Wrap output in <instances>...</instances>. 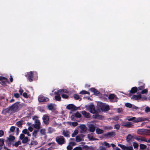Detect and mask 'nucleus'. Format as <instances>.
Instances as JSON below:
<instances>
[{"mask_svg": "<svg viewBox=\"0 0 150 150\" xmlns=\"http://www.w3.org/2000/svg\"><path fill=\"white\" fill-rule=\"evenodd\" d=\"M25 137V135L23 134H21L20 137V139L21 140H22Z\"/></svg>", "mask_w": 150, "mask_h": 150, "instance_id": "obj_55", "label": "nucleus"}, {"mask_svg": "<svg viewBox=\"0 0 150 150\" xmlns=\"http://www.w3.org/2000/svg\"><path fill=\"white\" fill-rule=\"evenodd\" d=\"M136 119V117H132L131 118L128 119V121H134Z\"/></svg>", "mask_w": 150, "mask_h": 150, "instance_id": "obj_63", "label": "nucleus"}, {"mask_svg": "<svg viewBox=\"0 0 150 150\" xmlns=\"http://www.w3.org/2000/svg\"><path fill=\"white\" fill-rule=\"evenodd\" d=\"M112 119L114 120L115 121H117L119 119V116H115L113 117L112 118Z\"/></svg>", "mask_w": 150, "mask_h": 150, "instance_id": "obj_45", "label": "nucleus"}, {"mask_svg": "<svg viewBox=\"0 0 150 150\" xmlns=\"http://www.w3.org/2000/svg\"><path fill=\"white\" fill-rule=\"evenodd\" d=\"M23 96L25 98H27L28 97L27 93L26 92H24L23 93Z\"/></svg>", "mask_w": 150, "mask_h": 150, "instance_id": "obj_54", "label": "nucleus"}, {"mask_svg": "<svg viewBox=\"0 0 150 150\" xmlns=\"http://www.w3.org/2000/svg\"><path fill=\"white\" fill-rule=\"evenodd\" d=\"M21 142L20 141H18V142H16L13 146H14L15 147H17L19 145L21 144Z\"/></svg>", "mask_w": 150, "mask_h": 150, "instance_id": "obj_47", "label": "nucleus"}, {"mask_svg": "<svg viewBox=\"0 0 150 150\" xmlns=\"http://www.w3.org/2000/svg\"><path fill=\"white\" fill-rule=\"evenodd\" d=\"M140 85L142 84V85L138 87L139 90H142L145 88V84L143 83L142 82H139Z\"/></svg>", "mask_w": 150, "mask_h": 150, "instance_id": "obj_27", "label": "nucleus"}, {"mask_svg": "<svg viewBox=\"0 0 150 150\" xmlns=\"http://www.w3.org/2000/svg\"><path fill=\"white\" fill-rule=\"evenodd\" d=\"M82 114L86 118H90L91 117L90 114L87 112L85 110H83L81 112Z\"/></svg>", "mask_w": 150, "mask_h": 150, "instance_id": "obj_18", "label": "nucleus"}, {"mask_svg": "<svg viewBox=\"0 0 150 150\" xmlns=\"http://www.w3.org/2000/svg\"><path fill=\"white\" fill-rule=\"evenodd\" d=\"M95 114L93 115V118L98 119H102L103 117L100 115H98L97 113H95Z\"/></svg>", "mask_w": 150, "mask_h": 150, "instance_id": "obj_19", "label": "nucleus"}, {"mask_svg": "<svg viewBox=\"0 0 150 150\" xmlns=\"http://www.w3.org/2000/svg\"><path fill=\"white\" fill-rule=\"evenodd\" d=\"M138 88L136 87H134L132 88L129 93V96H131V94H134L137 91Z\"/></svg>", "mask_w": 150, "mask_h": 150, "instance_id": "obj_17", "label": "nucleus"}, {"mask_svg": "<svg viewBox=\"0 0 150 150\" xmlns=\"http://www.w3.org/2000/svg\"><path fill=\"white\" fill-rule=\"evenodd\" d=\"M142 100H147V97L145 96H143L142 97Z\"/></svg>", "mask_w": 150, "mask_h": 150, "instance_id": "obj_64", "label": "nucleus"}, {"mask_svg": "<svg viewBox=\"0 0 150 150\" xmlns=\"http://www.w3.org/2000/svg\"><path fill=\"white\" fill-rule=\"evenodd\" d=\"M20 102H18L11 106H9L5 109V112L6 113H8L10 111H13V112H17L20 110L19 104Z\"/></svg>", "mask_w": 150, "mask_h": 150, "instance_id": "obj_1", "label": "nucleus"}, {"mask_svg": "<svg viewBox=\"0 0 150 150\" xmlns=\"http://www.w3.org/2000/svg\"><path fill=\"white\" fill-rule=\"evenodd\" d=\"M34 75L35 76L38 78V73L36 71H30L28 72H27V75H25V76L27 77V79L29 81L31 82L33 81V76Z\"/></svg>", "mask_w": 150, "mask_h": 150, "instance_id": "obj_2", "label": "nucleus"}, {"mask_svg": "<svg viewBox=\"0 0 150 150\" xmlns=\"http://www.w3.org/2000/svg\"><path fill=\"white\" fill-rule=\"evenodd\" d=\"M68 93L67 90L65 89H61L58 90L57 92H55L54 93L55 94H58V93L61 94H63V93Z\"/></svg>", "mask_w": 150, "mask_h": 150, "instance_id": "obj_14", "label": "nucleus"}, {"mask_svg": "<svg viewBox=\"0 0 150 150\" xmlns=\"http://www.w3.org/2000/svg\"><path fill=\"white\" fill-rule=\"evenodd\" d=\"M81 116V114L79 112H77L74 114L73 115L71 116V118H74V117L77 118H80Z\"/></svg>", "mask_w": 150, "mask_h": 150, "instance_id": "obj_21", "label": "nucleus"}, {"mask_svg": "<svg viewBox=\"0 0 150 150\" xmlns=\"http://www.w3.org/2000/svg\"><path fill=\"white\" fill-rule=\"evenodd\" d=\"M23 124V121L22 120L18 121L16 123V125L20 128L22 127V125Z\"/></svg>", "mask_w": 150, "mask_h": 150, "instance_id": "obj_25", "label": "nucleus"}, {"mask_svg": "<svg viewBox=\"0 0 150 150\" xmlns=\"http://www.w3.org/2000/svg\"><path fill=\"white\" fill-rule=\"evenodd\" d=\"M49 117L47 115H43L42 117V119L45 125H47L49 124Z\"/></svg>", "mask_w": 150, "mask_h": 150, "instance_id": "obj_10", "label": "nucleus"}, {"mask_svg": "<svg viewBox=\"0 0 150 150\" xmlns=\"http://www.w3.org/2000/svg\"><path fill=\"white\" fill-rule=\"evenodd\" d=\"M125 106L129 108H131L132 106V104L128 103H126L125 104Z\"/></svg>", "mask_w": 150, "mask_h": 150, "instance_id": "obj_42", "label": "nucleus"}, {"mask_svg": "<svg viewBox=\"0 0 150 150\" xmlns=\"http://www.w3.org/2000/svg\"><path fill=\"white\" fill-rule=\"evenodd\" d=\"M134 138L138 141H144V140H145V139H144L142 138L141 137H140V136H139V137L135 136L134 137Z\"/></svg>", "mask_w": 150, "mask_h": 150, "instance_id": "obj_30", "label": "nucleus"}, {"mask_svg": "<svg viewBox=\"0 0 150 150\" xmlns=\"http://www.w3.org/2000/svg\"><path fill=\"white\" fill-rule=\"evenodd\" d=\"M76 141L79 142L81 141V138L79 135L76 136Z\"/></svg>", "mask_w": 150, "mask_h": 150, "instance_id": "obj_35", "label": "nucleus"}, {"mask_svg": "<svg viewBox=\"0 0 150 150\" xmlns=\"http://www.w3.org/2000/svg\"><path fill=\"white\" fill-rule=\"evenodd\" d=\"M35 124H39V125H40V123L39 120L38 119H36L35 122Z\"/></svg>", "mask_w": 150, "mask_h": 150, "instance_id": "obj_62", "label": "nucleus"}, {"mask_svg": "<svg viewBox=\"0 0 150 150\" xmlns=\"http://www.w3.org/2000/svg\"><path fill=\"white\" fill-rule=\"evenodd\" d=\"M141 98L142 96L140 94L139 95H134L132 98V99L136 100H139L141 99Z\"/></svg>", "mask_w": 150, "mask_h": 150, "instance_id": "obj_20", "label": "nucleus"}, {"mask_svg": "<svg viewBox=\"0 0 150 150\" xmlns=\"http://www.w3.org/2000/svg\"><path fill=\"white\" fill-rule=\"evenodd\" d=\"M137 133L140 135H150V130L147 129H138L137 131Z\"/></svg>", "mask_w": 150, "mask_h": 150, "instance_id": "obj_4", "label": "nucleus"}, {"mask_svg": "<svg viewBox=\"0 0 150 150\" xmlns=\"http://www.w3.org/2000/svg\"><path fill=\"white\" fill-rule=\"evenodd\" d=\"M14 96L16 98H18L20 97L19 94L18 93H14Z\"/></svg>", "mask_w": 150, "mask_h": 150, "instance_id": "obj_57", "label": "nucleus"}, {"mask_svg": "<svg viewBox=\"0 0 150 150\" xmlns=\"http://www.w3.org/2000/svg\"><path fill=\"white\" fill-rule=\"evenodd\" d=\"M89 109L90 112L94 114L96 113V111L94 105L93 104H90L89 106Z\"/></svg>", "mask_w": 150, "mask_h": 150, "instance_id": "obj_11", "label": "nucleus"}, {"mask_svg": "<svg viewBox=\"0 0 150 150\" xmlns=\"http://www.w3.org/2000/svg\"><path fill=\"white\" fill-rule=\"evenodd\" d=\"M133 145L134 149H138L139 146V145L136 142H134L133 143Z\"/></svg>", "mask_w": 150, "mask_h": 150, "instance_id": "obj_40", "label": "nucleus"}, {"mask_svg": "<svg viewBox=\"0 0 150 150\" xmlns=\"http://www.w3.org/2000/svg\"><path fill=\"white\" fill-rule=\"evenodd\" d=\"M48 132L49 133H52L54 131V129L51 127H49L48 129Z\"/></svg>", "mask_w": 150, "mask_h": 150, "instance_id": "obj_39", "label": "nucleus"}, {"mask_svg": "<svg viewBox=\"0 0 150 150\" xmlns=\"http://www.w3.org/2000/svg\"><path fill=\"white\" fill-rule=\"evenodd\" d=\"M81 129L84 131H86V127L85 125H82L81 126Z\"/></svg>", "mask_w": 150, "mask_h": 150, "instance_id": "obj_36", "label": "nucleus"}, {"mask_svg": "<svg viewBox=\"0 0 150 150\" xmlns=\"http://www.w3.org/2000/svg\"><path fill=\"white\" fill-rule=\"evenodd\" d=\"M15 139V137L14 136L10 135L9 136L8 138V144H10L11 142L14 141Z\"/></svg>", "mask_w": 150, "mask_h": 150, "instance_id": "obj_23", "label": "nucleus"}, {"mask_svg": "<svg viewBox=\"0 0 150 150\" xmlns=\"http://www.w3.org/2000/svg\"><path fill=\"white\" fill-rule=\"evenodd\" d=\"M15 129V127L14 126H12L10 128V131L11 132H13Z\"/></svg>", "mask_w": 150, "mask_h": 150, "instance_id": "obj_44", "label": "nucleus"}, {"mask_svg": "<svg viewBox=\"0 0 150 150\" xmlns=\"http://www.w3.org/2000/svg\"><path fill=\"white\" fill-rule=\"evenodd\" d=\"M133 138H134L133 136H131L130 134H128L126 138L127 141L128 142H131L132 139Z\"/></svg>", "mask_w": 150, "mask_h": 150, "instance_id": "obj_24", "label": "nucleus"}, {"mask_svg": "<svg viewBox=\"0 0 150 150\" xmlns=\"http://www.w3.org/2000/svg\"><path fill=\"white\" fill-rule=\"evenodd\" d=\"M98 108L102 111H108L110 110L108 105H106L105 103L101 102L98 104Z\"/></svg>", "mask_w": 150, "mask_h": 150, "instance_id": "obj_3", "label": "nucleus"}, {"mask_svg": "<svg viewBox=\"0 0 150 150\" xmlns=\"http://www.w3.org/2000/svg\"><path fill=\"white\" fill-rule=\"evenodd\" d=\"M145 111L146 112H150V108L148 106L146 107L145 109Z\"/></svg>", "mask_w": 150, "mask_h": 150, "instance_id": "obj_53", "label": "nucleus"}, {"mask_svg": "<svg viewBox=\"0 0 150 150\" xmlns=\"http://www.w3.org/2000/svg\"><path fill=\"white\" fill-rule=\"evenodd\" d=\"M1 144H0V150L1 149L3 145L4 144V139H2L1 141Z\"/></svg>", "mask_w": 150, "mask_h": 150, "instance_id": "obj_52", "label": "nucleus"}, {"mask_svg": "<svg viewBox=\"0 0 150 150\" xmlns=\"http://www.w3.org/2000/svg\"><path fill=\"white\" fill-rule=\"evenodd\" d=\"M80 94L82 95L88 94V95L90 94V93L88 92L87 91L85 90H83L80 92Z\"/></svg>", "mask_w": 150, "mask_h": 150, "instance_id": "obj_34", "label": "nucleus"}, {"mask_svg": "<svg viewBox=\"0 0 150 150\" xmlns=\"http://www.w3.org/2000/svg\"><path fill=\"white\" fill-rule=\"evenodd\" d=\"M148 120L147 118L140 117L137 118H136V119L134 121V122H138Z\"/></svg>", "mask_w": 150, "mask_h": 150, "instance_id": "obj_12", "label": "nucleus"}, {"mask_svg": "<svg viewBox=\"0 0 150 150\" xmlns=\"http://www.w3.org/2000/svg\"><path fill=\"white\" fill-rule=\"evenodd\" d=\"M82 148L80 146H78L74 148L73 150H82Z\"/></svg>", "mask_w": 150, "mask_h": 150, "instance_id": "obj_49", "label": "nucleus"}, {"mask_svg": "<svg viewBox=\"0 0 150 150\" xmlns=\"http://www.w3.org/2000/svg\"><path fill=\"white\" fill-rule=\"evenodd\" d=\"M139 147L140 149H146L147 146L146 145L143 144H140L139 145Z\"/></svg>", "mask_w": 150, "mask_h": 150, "instance_id": "obj_37", "label": "nucleus"}, {"mask_svg": "<svg viewBox=\"0 0 150 150\" xmlns=\"http://www.w3.org/2000/svg\"><path fill=\"white\" fill-rule=\"evenodd\" d=\"M122 125L124 127L128 128L132 127L134 126V125L132 124L131 122H123Z\"/></svg>", "mask_w": 150, "mask_h": 150, "instance_id": "obj_13", "label": "nucleus"}, {"mask_svg": "<svg viewBox=\"0 0 150 150\" xmlns=\"http://www.w3.org/2000/svg\"><path fill=\"white\" fill-rule=\"evenodd\" d=\"M59 93H58V94H55L56 95L55 96V98L56 100L60 101L61 98Z\"/></svg>", "mask_w": 150, "mask_h": 150, "instance_id": "obj_28", "label": "nucleus"}, {"mask_svg": "<svg viewBox=\"0 0 150 150\" xmlns=\"http://www.w3.org/2000/svg\"><path fill=\"white\" fill-rule=\"evenodd\" d=\"M62 97L63 98L66 99L68 98L69 96L65 94H62Z\"/></svg>", "mask_w": 150, "mask_h": 150, "instance_id": "obj_50", "label": "nucleus"}, {"mask_svg": "<svg viewBox=\"0 0 150 150\" xmlns=\"http://www.w3.org/2000/svg\"><path fill=\"white\" fill-rule=\"evenodd\" d=\"M62 134L64 135L65 137H69V132L67 131H65L64 130L63 131Z\"/></svg>", "mask_w": 150, "mask_h": 150, "instance_id": "obj_29", "label": "nucleus"}, {"mask_svg": "<svg viewBox=\"0 0 150 150\" xmlns=\"http://www.w3.org/2000/svg\"><path fill=\"white\" fill-rule=\"evenodd\" d=\"M54 104L50 103L47 106L48 109L50 110H52L54 108Z\"/></svg>", "mask_w": 150, "mask_h": 150, "instance_id": "obj_31", "label": "nucleus"}, {"mask_svg": "<svg viewBox=\"0 0 150 150\" xmlns=\"http://www.w3.org/2000/svg\"><path fill=\"white\" fill-rule=\"evenodd\" d=\"M118 146L120 147L122 150H133L132 146H126L124 145L119 144Z\"/></svg>", "mask_w": 150, "mask_h": 150, "instance_id": "obj_7", "label": "nucleus"}, {"mask_svg": "<svg viewBox=\"0 0 150 150\" xmlns=\"http://www.w3.org/2000/svg\"><path fill=\"white\" fill-rule=\"evenodd\" d=\"M38 100L40 102H46L49 101V99L46 97L40 96L38 97Z\"/></svg>", "mask_w": 150, "mask_h": 150, "instance_id": "obj_9", "label": "nucleus"}, {"mask_svg": "<svg viewBox=\"0 0 150 150\" xmlns=\"http://www.w3.org/2000/svg\"><path fill=\"white\" fill-rule=\"evenodd\" d=\"M8 79L6 78V79L0 80V84L2 86H5L6 84V82H8Z\"/></svg>", "mask_w": 150, "mask_h": 150, "instance_id": "obj_26", "label": "nucleus"}, {"mask_svg": "<svg viewBox=\"0 0 150 150\" xmlns=\"http://www.w3.org/2000/svg\"><path fill=\"white\" fill-rule=\"evenodd\" d=\"M34 127L35 128L37 129H39L40 128V125L35 124L34 125Z\"/></svg>", "mask_w": 150, "mask_h": 150, "instance_id": "obj_41", "label": "nucleus"}, {"mask_svg": "<svg viewBox=\"0 0 150 150\" xmlns=\"http://www.w3.org/2000/svg\"><path fill=\"white\" fill-rule=\"evenodd\" d=\"M104 144L105 146L107 147H110V145L109 144L106 142H104Z\"/></svg>", "mask_w": 150, "mask_h": 150, "instance_id": "obj_51", "label": "nucleus"}, {"mask_svg": "<svg viewBox=\"0 0 150 150\" xmlns=\"http://www.w3.org/2000/svg\"><path fill=\"white\" fill-rule=\"evenodd\" d=\"M120 127V125L118 124H117L115 125V129H117L118 130L119 129Z\"/></svg>", "mask_w": 150, "mask_h": 150, "instance_id": "obj_46", "label": "nucleus"}, {"mask_svg": "<svg viewBox=\"0 0 150 150\" xmlns=\"http://www.w3.org/2000/svg\"><path fill=\"white\" fill-rule=\"evenodd\" d=\"M56 141L58 144L62 145L65 142V139L63 136L57 137L56 138Z\"/></svg>", "mask_w": 150, "mask_h": 150, "instance_id": "obj_5", "label": "nucleus"}, {"mask_svg": "<svg viewBox=\"0 0 150 150\" xmlns=\"http://www.w3.org/2000/svg\"><path fill=\"white\" fill-rule=\"evenodd\" d=\"M115 135V132H108L104 135L105 136L110 137H114Z\"/></svg>", "mask_w": 150, "mask_h": 150, "instance_id": "obj_16", "label": "nucleus"}, {"mask_svg": "<svg viewBox=\"0 0 150 150\" xmlns=\"http://www.w3.org/2000/svg\"><path fill=\"white\" fill-rule=\"evenodd\" d=\"M28 141H29V140L28 137H26L22 139V142L23 143H27Z\"/></svg>", "mask_w": 150, "mask_h": 150, "instance_id": "obj_33", "label": "nucleus"}, {"mask_svg": "<svg viewBox=\"0 0 150 150\" xmlns=\"http://www.w3.org/2000/svg\"><path fill=\"white\" fill-rule=\"evenodd\" d=\"M78 131L76 129L74 132V133L71 134V136L73 137H74L75 135H77L78 133Z\"/></svg>", "mask_w": 150, "mask_h": 150, "instance_id": "obj_38", "label": "nucleus"}, {"mask_svg": "<svg viewBox=\"0 0 150 150\" xmlns=\"http://www.w3.org/2000/svg\"><path fill=\"white\" fill-rule=\"evenodd\" d=\"M105 128L108 129H113V127L111 126H107L105 127Z\"/></svg>", "mask_w": 150, "mask_h": 150, "instance_id": "obj_58", "label": "nucleus"}, {"mask_svg": "<svg viewBox=\"0 0 150 150\" xmlns=\"http://www.w3.org/2000/svg\"><path fill=\"white\" fill-rule=\"evenodd\" d=\"M89 90L91 92L94 93V95H99L100 93V92L99 91L93 88H91L89 89Z\"/></svg>", "mask_w": 150, "mask_h": 150, "instance_id": "obj_15", "label": "nucleus"}, {"mask_svg": "<svg viewBox=\"0 0 150 150\" xmlns=\"http://www.w3.org/2000/svg\"><path fill=\"white\" fill-rule=\"evenodd\" d=\"M148 92V90L147 89H143L141 91V93L142 94H144L145 93H146Z\"/></svg>", "mask_w": 150, "mask_h": 150, "instance_id": "obj_48", "label": "nucleus"}, {"mask_svg": "<svg viewBox=\"0 0 150 150\" xmlns=\"http://www.w3.org/2000/svg\"><path fill=\"white\" fill-rule=\"evenodd\" d=\"M72 149V147L70 145H68L67 147V149L68 150H71Z\"/></svg>", "mask_w": 150, "mask_h": 150, "instance_id": "obj_61", "label": "nucleus"}, {"mask_svg": "<svg viewBox=\"0 0 150 150\" xmlns=\"http://www.w3.org/2000/svg\"><path fill=\"white\" fill-rule=\"evenodd\" d=\"M4 132L2 130H0V137H2L4 135Z\"/></svg>", "mask_w": 150, "mask_h": 150, "instance_id": "obj_59", "label": "nucleus"}, {"mask_svg": "<svg viewBox=\"0 0 150 150\" xmlns=\"http://www.w3.org/2000/svg\"><path fill=\"white\" fill-rule=\"evenodd\" d=\"M66 108L68 110H71L72 111H74L77 109V108L72 104L68 105L66 107Z\"/></svg>", "mask_w": 150, "mask_h": 150, "instance_id": "obj_8", "label": "nucleus"}, {"mask_svg": "<svg viewBox=\"0 0 150 150\" xmlns=\"http://www.w3.org/2000/svg\"><path fill=\"white\" fill-rule=\"evenodd\" d=\"M78 125V123L77 122H72V125L74 127H76Z\"/></svg>", "mask_w": 150, "mask_h": 150, "instance_id": "obj_56", "label": "nucleus"}, {"mask_svg": "<svg viewBox=\"0 0 150 150\" xmlns=\"http://www.w3.org/2000/svg\"><path fill=\"white\" fill-rule=\"evenodd\" d=\"M96 132L98 134H100L103 132V131L102 129L98 128L96 129Z\"/></svg>", "mask_w": 150, "mask_h": 150, "instance_id": "obj_32", "label": "nucleus"}, {"mask_svg": "<svg viewBox=\"0 0 150 150\" xmlns=\"http://www.w3.org/2000/svg\"><path fill=\"white\" fill-rule=\"evenodd\" d=\"M108 99L111 102H115L117 101V98L116 96L114 94H111L109 95Z\"/></svg>", "mask_w": 150, "mask_h": 150, "instance_id": "obj_6", "label": "nucleus"}, {"mask_svg": "<svg viewBox=\"0 0 150 150\" xmlns=\"http://www.w3.org/2000/svg\"><path fill=\"white\" fill-rule=\"evenodd\" d=\"M95 126L94 125H91L89 127V131L91 132H94L95 130Z\"/></svg>", "mask_w": 150, "mask_h": 150, "instance_id": "obj_22", "label": "nucleus"}, {"mask_svg": "<svg viewBox=\"0 0 150 150\" xmlns=\"http://www.w3.org/2000/svg\"><path fill=\"white\" fill-rule=\"evenodd\" d=\"M28 132V130L26 129H24L22 131V132L25 134H26Z\"/></svg>", "mask_w": 150, "mask_h": 150, "instance_id": "obj_60", "label": "nucleus"}, {"mask_svg": "<svg viewBox=\"0 0 150 150\" xmlns=\"http://www.w3.org/2000/svg\"><path fill=\"white\" fill-rule=\"evenodd\" d=\"M74 97L76 100H78L79 99V97L78 95L77 94H74Z\"/></svg>", "mask_w": 150, "mask_h": 150, "instance_id": "obj_43", "label": "nucleus"}]
</instances>
